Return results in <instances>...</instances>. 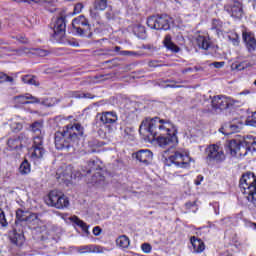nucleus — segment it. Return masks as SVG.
Listing matches in <instances>:
<instances>
[{
	"mask_svg": "<svg viewBox=\"0 0 256 256\" xmlns=\"http://www.w3.org/2000/svg\"><path fill=\"white\" fill-rule=\"evenodd\" d=\"M220 256H233V255H231V254H229V253H224V254H222V255H220Z\"/></svg>",
	"mask_w": 256,
	"mask_h": 256,
	"instance_id": "obj_63",
	"label": "nucleus"
},
{
	"mask_svg": "<svg viewBox=\"0 0 256 256\" xmlns=\"http://www.w3.org/2000/svg\"><path fill=\"white\" fill-rule=\"evenodd\" d=\"M56 178L60 183H65L69 185V183H71V180L73 179V166L68 165L59 168L56 172Z\"/></svg>",
	"mask_w": 256,
	"mask_h": 256,
	"instance_id": "obj_14",
	"label": "nucleus"
},
{
	"mask_svg": "<svg viewBox=\"0 0 256 256\" xmlns=\"http://www.w3.org/2000/svg\"><path fill=\"white\" fill-rule=\"evenodd\" d=\"M9 238L13 245L21 247L25 243V236L23 235V226H19V222L15 221L13 231L10 232Z\"/></svg>",
	"mask_w": 256,
	"mask_h": 256,
	"instance_id": "obj_13",
	"label": "nucleus"
},
{
	"mask_svg": "<svg viewBox=\"0 0 256 256\" xmlns=\"http://www.w3.org/2000/svg\"><path fill=\"white\" fill-rule=\"evenodd\" d=\"M32 133L35 134V137H42L43 138V123L36 121L31 125Z\"/></svg>",
	"mask_w": 256,
	"mask_h": 256,
	"instance_id": "obj_27",
	"label": "nucleus"
},
{
	"mask_svg": "<svg viewBox=\"0 0 256 256\" xmlns=\"http://www.w3.org/2000/svg\"><path fill=\"white\" fill-rule=\"evenodd\" d=\"M17 3H27V0H15Z\"/></svg>",
	"mask_w": 256,
	"mask_h": 256,
	"instance_id": "obj_62",
	"label": "nucleus"
},
{
	"mask_svg": "<svg viewBox=\"0 0 256 256\" xmlns=\"http://www.w3.org/2000/svg\"><path fill=\"white\" fill-rule=\"evenodd\" d=\"M91 249H93V245L80 246L78 253H91Z\"/></svg>",
	"mask_w": 256,
	"mask_h": 256,
	"instance_id": "obj_43",
	"label": "nucleus"
},
{
	"mask_svg": "<svg viewBox=\"0 0 256 256\" xmlns=\"http://www.w3.org/2000/svg\"><path fill=\"white\" fill-rule=\"evenodd\" d=\"M172 23L173 19L166 14L150 16L147 19V26L156 31H169Z\"/></svg>",
	"mask_w": 256,
	"mask_h": 256,
	"instance_id": "obj_6",
	"label": "nucleus"
},
{
	"mask_svg": "<svg viewBox=\"0 0 256 256\" xmlns=\"http://www.w3.org/2000/svg\"><path fill=\"white\" fill-rule=\"evenodd\" d=\"M245 125H248L249 127H256V112L252 113L251 118H248L245 121Z\"/></svg>",
	"mask_w": 256,
	"mask_h": 256,
	"instance_id": "obj_40",
	"label": "nucleus"
},
{
	"mask_svg": "<svg viewBox=\"0 0 256 256\" xmlns=\"http://www.w3.org/2000/svg\"><path fill=\"white\" fill-rule=\"evenodd\" d=\"M224 11H226V13H228V15L235 21H241L245 15L243 2L239 0H227L224 4Z\"/></svg>",
	"mask_w": 256,
	"mask_h": 256,
	"instance_id": "obj_7",
	"label": "nucleus"
},
{
	"mask_svg": "<svg viewBox=\"0 0 256 256\" xmlns=\"http://www.w3.org/2000/svg\"><path fill=\"white\" fill-rule=\"evenodd\" d=\"M92 184L96 187H105L107 182L105 181V176L101 175V172H96L92 176Z\"/></svg>",
	"mask_w": 256,
	"mask_h": 256,
	"instance_id": "obj_23",
	"label": "nucleus"
},
{
	"mask_svg": "<svg viewBox=\"0 0 256 256\" xmlns=\"http://www.w3.org/2000/svg\"><path fill=\"white\" fill-rule=\"evenodd\" d=\"M241 105H243V101L228 97V107H241Z\"/></svg>",
	"mask_w": 256,
	"mask_h": 256,
	"instance_id": "obj_38",
	"label": "nucleus"
},
{
	"mask_svg": "<svg viewBox=\"0 0 256 256\" xmlns=\"http://www.w3.org/2000/svg\"><path fill=\"white\" fill-rule=\"evenodd\" d=\"M243 129V122L241 120H233L229 125H228V130L230 131L228 134L231 133H239Z\"/></svg>",
	"mask_w": 256,
	"mask_h": 256,
	"instance_id": "obj_25",
	"label": "nucleus"
},
{
	"mask_svg": "<svg viewBox=\"0 0 256 256\" xmlns=\"http://www.w3.org/2000/svg\"><path fill=\"white\" fill-rule=\"evenodd\" d=\"M226 149L232 157H237V155L245 157L248 151L251 153L256 151V138L254 136H246L243 140H230L226 144Z\"/></svg>",
	"mask_w": 256,
	"mask_h": 256,
	"instance_id": "obj_3",
	"label": "nucleus"
},
{
	"mask_svg": "<svg viewBox=\"0 0 256 256\" xmlns=\"http://www.w3.org/2000/svg\"><path fill=\"white\" fill-rule=\"evenodd\" d=\"M221 27H223V22H221L220 20H217V19H214L212 21V29L219 30V29H221Z\"/></svg>",
	"mask_w": 256,
	"mask_h": 256,
	"instance_id": "obj_44",
	"label": "nucleus"
},
{
	"mask_svg": "<svg viewBox=\"0 0 256 256\" xmlns=\"http://www.w3.org/2000/svg\"><path fill=\"white\" fill-rule=\"evenodd\" d=\"M233 69H235L236 71H243V69H245V66H243V64H233Z\"/></svg>",
	"mask_w": 256,
	"mask_h": 256,
	"instance_id": "obj_53",
	"label": "nucleus"
},
{
	"mask_svg": "<svg viewBox=\"0 0 256 256\" xmlns=\"http://www.w3.org/2000/svg\"><path fill=\"white\" fill-rule=\"evenodd\" d=\"M191 245L193 249V253H203L205 251V243L201 241V239H197L193 236L191 239Z\"/></svg>",
	"mask_w": 256,
	"mask_h": 256,
	"instance_id": "obj_21",
	"label": "nucleus"
},
{
	"mask_svg": "<svg viewBox=\"0 0 256 256\" xmlns=\"http://www.w3.org/2000/svg\"><path fill=\"white\" fill-rule=\"evenodd\" d=\"M19 173L21 175H29L31 173V164H29V161L24 160L20 167H19Z\"/></svg>",
	"mask_w": 256,
	"mask_h": 256,
	"instance_id": "obj_32",
	"label": "nucleus"
},
{
	"mask_svg": "<svg viewBox=\"0 0 256 256\" xmlns=\"http://www.w3.org/2000/svg\"><path fill=\"white\" fill-rule=\"evenodd\" d=\"M99 9H95V7H94V9H90V17L92 18V19H99Z\"/></svg>",
	"mask_w": 256,
	"mask_h": 256,
	"instance_id": "obj_48",
	"label": "nucleus"
},
{
	"mask_svg": "<svg viewBox=\"0 0 256 256\" xmlns=\"http://www.w3.org/2000/svg\"><path fill=\"white\" fill-rule=\"evenodd\" d=\"M120 55H123V56L137 55V52H133V51H120Z\"/></svg>",
	"mask_w": 256,
	"mask_h": 256,
	"instance_id": "obj_52",
	"label": "nucleus"
},
{
	"mask_svg": "<svg viewBox=\"0 0 256 256\" xmlns=\"http://www.w3.org/2000/svg\"><path fill=\"white\" fill-rule=\"evenodd\" d=\"M137 31H139L140 33H145V27H143L142 25H137L134 28V33H137Z\"/></svg>",
	"mask_w": 256,
	"mask_h": 256,
	"instance_id": "obj_51",
	"label": "nucleus"
},
{
	"mask_svg": "<svg viewBox=\"0 0 256 256\" xmlns=\"http://www.w3.org/2000/svg\"><path fill=\"white\" fill-rule=\"evenodd\" d=\"M133 156L140 163H144V165H149V163L153 161V152H151L149 149L139 150L138 152L134 153Z\"/></svg>",
	"mask_w": 256,
	"mask_h": 256,
	"instance_id": "obj_20",
	"label": "nucleus"
},
{
	"mask_svg": "<svg viewBox=\"0 0 256 256\" xmlns=\"http://www.w3.org/2000/svg\"><path fill=\"white\" fill-rule=\"evenodd\" d=\"M0 225L1 227L9 226V222H7V217L5 216V211H3L1 208H0Z\"/></svg>",
	"mask_w": 256,
	"mask_h": 256,
	"instance_id": "obj_37",
	"label": "nucleus"
},
{
	"mask_svg": "<svg viewBox=\"0 0 256 256\" xmlns=\"http://www.w3.org/2000/svg\"><path fill=\"white\" fill-rule=\"evenodd\" d=\"M72 27L76 35H80L81 37L87 35V33L91 31V24H89V21L87 20V18H85L84 15H80L77 18L73 19Z\"/></svg>",
	"mask_w": 256,
	"mask_h": 256,
	"instance_id": "obj_11",
	"label": "nucleus"
},
{
	"mask_svg": "<svg viewBox=\"0 0 256 256\" xmlns=\"http://www.w3.org/2000/svg\"><path fill=\"white\" fill-rule=\"evenodd\" d=\"M41 0H27L26 3H39Z\"/></svg>",
	"mask_w": 256,
	"mask_h": 256,
	"instance_id": "obj_60",
	"label": "nucleus"
},
{
	"mask_svg": "<svg viewBox=\"0 0 256 256\" xmlns=\"http://www.w3.org/2000/svg\"><path fill=\"white\" fill-rule=\"evenodd\" d=\"M22 81L26 85H34L35 87H39V81L35 80V76H32V75L22 76Z\"/></svg>",
	"mask_w": 256,
	"mask_h": 256,
	"instance_id": "obj_34",
	"label": "nucleus"
},
{
	"mask_svg": "<svg viewBox=\"0 0 256 256\" xmlns=\"http://www.w3.org/2000/svg\"><path fill=\"white\" fill-rule=\"evenodd\" d=\"M212 65L216 69H221V68L225 67V62H213Z\"/></svg>",
	"mask_w": 256,
	"mask_h": 256,
	"instance_id": "obj_50",
	"label": "nucleus"
},
{
	"mask_svg": "<svg viewBox=\"0 0 256 256\" xmlns=\"http://www.w3.org/2000/svg\"><path fill=\"white\" fill-rule=\"evenodd\" d=\"M251 1H253L254 5L256 6V0H251Z\"/></svg>",
	"mask_w": 256,
	"mask_h": 256,
	"instance_id": "obj_64",
	"label": "nucleus"
},
{
	"mask_svg": "<svg viewBox=\"0 0 256 256\" xmlns=\"http://www.w3.org/2000/svg\"><path fill=\"white\" fill-rule=\"evenodd\" d=\"M91 253H105V248L101 246L92 245Z\"/></svg>",
	"mask_w": 256,
	"mask_h": 256,
	"instance_id": "obj_45",
	"label": "nucleus"
},
{
	"mask_svg": "<svg viewBox=\"0 0 256 256\" xmlns=\"http://www.w3.org/2000/svg\"><path fill=\"white\" fill-rule=\"evenodd\" d=\"M202 181H203V175H198L197 178L195 179L194 183H195V185L199 186V185H201Z\"/></svg>",
	"mask_w": 256,
	"mask_h": 256,
	"instance_id": "obj_54",
	"label": "nucleus"
},
{
	"mask_svg": "<svg viewBox=\"0 0 256 256\" xmlns=\"http://www.w3.org/2000/svg\"><path fill=\"white\" fill-rule=\"evenodd\" d=\"M107 7H109L107 0H95L94 2V8L98 11H105Z\"/></svg>",
	"mask_w": 256,
	"mask_h": 256,
	"instance_id": "obj_35",
	"label": "nucleus"
},
{
	"mask_svg": "<svg viewBox=\"0 0 256 256\" xmlns=\"http://www.w3.org/2000/svg\"><path fill=\"white\" fill-rule=\"evenodd\" d=\"M18 40L20 43H27V40H25V38H23V37L18 38Z\"/></svg>",
	"mask_w": 256,
	"mask_h": 256,
	"instance_id": "obj_59",
	"label": "nucleus"
},
{
	"mask_svg": "<svg viewBox=\"0 0 256 256\" xmlns=\"http://www.w3.org/2000/svg\"><path fill=\"white\" fill-rule=\"evenodd\" d=\"M212 107L217 111H223L225 109H229V97L227 96H214L212 101Z\"/></svg>",
	"mask_w": 256,
	"mask_h": 256,
	"instance_id": "obj_19",
	"label": "nucleus"
},
{
	"mask_svg": "<svg viewBox=\"0 0 256 256\" xmlns=\"http://www.w3.org/2000/svg\"><path fill=\"white\" fill-rule=\"evenodd\" d=\"M71 221L75 223V225H77L78 227H81L84 233H89V226H87V223H85L83 220L79 219V217L73 216L71 218Z\"/></svg>",
	"mask_w": 256,
	"mask_h": 256,
	"instance_id": "obj_31",
	"label": "nucleus"
},
{
	"mask_svg": "<svg viewBox=\"0 0 256 256\" xmlns=\"http://www.w3.org/2000/svg\"><path fill=\"white\" fill-rule=\"evenodd\" d=\"M163 159L167 167H176L177 169H189L191 167V157L180 151L165 150Z\"/></svg>",
	"mask_w": 256,
	"mask_h": 256,
	"instance_id": "obj_4",
	"label": "nucleus"
},
{
	"mask_svg": "<svg viewBox=\"0 0 256 256\" xmlns=\"http://www.w3.org/2000/svg\"><path fill=\"white\" fill-rule=\"evenodd\" d=\"M242 41L249 53H253L256 49V38L253 32L244 31L242 33Z\"/></svg>",
	"mask_w": 256,
	"mask_h": 256,
	"instance_id": "obj_16",
	"label": "nucleus"
},
{
	"mask_svg": "<svg viewBox=\"0 0 256 256\" xmlns=\"http://www.w3.org/2000/svg\"><path fill=\"white\" fill-rule=\"evenodd\" d=\"M16 99H18L19 103H22V105H29L31 103H40L39 98L31 94L17 96Z\"/></svg>",
	"mask_w": 256,
	"mask_h": 256,
	"instance_id": "obj_22",
	"label": "nucleus"
},
{
	"mask_svg": "<svg viewBox=\"0 0 256 256\" xmlns=\"http://www.w3.org/2000/svg\"><path fill=\"white\" fill-rule=\"evenodd\" d=\"M10 127L14 133H18V131H21L23 129V124L21 122H12L10 124Z\"/></svg>",
	"mask_w": 256,
	"mask_h": 256,
	"instance_id": "obj_41",
	"label": "nucleus"
},
{
	"mask_svg": "<svg viewBox=\"0 0 256 256\" xmlns=\"http://www.w3.org/2000/svg\"><path fill=\"white\" fill-rule=\"evenodd\" d=\"M93 235H95V237H99V235H101V227L95 226L93 228Z\"/></svg>",
	"mask_w": 256,
	"mask_h": 256,
	"instance_id": "obj_49",
	"label": "nucleus"
},
{
	"mask_svg": "<svg viewBox=\"0 0 256 256\" xmlns=\"http://www.w3.org/2000/svg\"><path fill=\"white\" fill-rule=\"evenodd\" d=\"M83 3H77L75 6H74V15H77L79 13H81V11H83Z\"/></svg>",
	"mask_w": 256,
	"mask_h": 256,
	"instance_id": "obj_47",
	"label": "nucleus"
},
{
	"mask_svg": "<svg viewBox=\"0 0 256 256\" xmlns=\"http://www.w3.org/2000/svg\"><path fill=\"white\" fill-rule=\"evenodd\" d=\"M113 17V12H107L106 13V18L111 19Z\"/></svg>",
	"mask_w": 256,
	"mask_h": 256,
	"instance_id": "obj_57",
	"label": "nucleus"
},
{
	"mask_svg": "<svg viewBox=\"0 0 256 256\" xmlns=\"http://www.w3.org/2000/svg\"><path fill=\"white\" fill-rule=\"evenodd\" d=\"M40 102L35 103H41L42 105H45V107H53L57 104V98L48 97L43 99H38Z\"/></svg>",
	"mask_w": 256,
	"mask_h": 256,
	"instance_id": "obj_33",
	"label": "nucleus"
},
{
	"mask_svg": "<svg viewBox=\"0 0 256 256\" xmlns=\"http://www.w3.org/2000/svg\"><path fill=\"white\" fill-rule=\"evenodd\" d=\"M249 93H251V91L244 90V91L240 92L238 95H249Z\"/></svg>",
	"mask_w": 256,
	"mask_h": 256,
	"instance_id": "obj_56",
	"label": "nucleus"
},
{
	"mask_svg": "<svg viewBox=\"0 0 256 256\" xmlns=\"http://www.w3.org/2000/svg\"><path fill=\"white\" fill-rule=\"evenodd\" d=\"M193 71V68H186L185 70H183V73H189Z\"/></svg>",
	"mask_w": 256,
	"mask_h": 256,
	"instance_id": "obj_58",
	"label": "nucleus"
},
{
	"mask_svg": "<svg viewBox=\"0 0 256 256\" xmlns=\"http://www.w3.org/2000/svg\"><path fill=\"white\" fill-rule=\"evenodd\" d=\"M240 191L247 195L246 199L250 203L256 202V177L253 172H248L242 175L239 181Z\"/></svg>",
	"mask_w": 256,
	"mask_h": 256,
	"instance_id": "obj_5",
	"label": "nucleus"
},
{
	"mask_svg": "<svg viewBox=\"0 0 256 256\" xmlns=\"http://www.w3.org/2000/svg\"><path fill=\"white\" fill-rule=\"evenodd\" d=\"M141 249H142L143 253H150L152 247H151V244L144 243V244L141 245Z\"/></svg>",
	"mask_w": 256,
	"mask_h": 256,
	"instance_id": "obj_46",
	"label": "nucleus"
},
{
	"mask_svg": "<svg viewBox=\"0 0 256 256\" xmlns=\"http://www.w3.org/2000/svg\"><path fill=\"white\" fill-rule=\"evenodd\" d=\"M30 153L32 161H37L45 157V153H47V151H45V147H43V136H34V142Z\"/></svg>",
	"mask_w": 256,
	"mask_h": 256,
	"instance_id": "obj_12",
	"label": "nucleus"
},
{
	"mask_svg": "<svg viewBox=\"0 0 256 256\" xmlns=\"http://www.w3.org/2000/svg\"><path fill=\"white\" fill-rule=\"evenodd\" d=\"M114 51H116V53H119V51H121V47L116 46V47L114 48Z\"/></svg>",
	"mask_w": 256,
	"mask_h": 256,
	"instance_id": "obj_61",
	"label": "nucleus"
},
{
	"mask_svg": "<svg viewBox=\"0 0 256 256\" xmlns=\"http://www.w3.org/2000/svg\"><path fill=\"white\" fill-rule=\"evenodd\" d=\"M139 133L150 142L157 141L159 147H170L171 149L179 143L177 127L171 121L159 117H148L143 120Z\"/></svg>",
	"mask_w": 256,
	"mask_h": 256,
	"instance_id": "obj_1",
	"label": "nucleus"
},
{
	"mask_svg": "<svg viewBox=\"0 0 256 256\" xmlns=\"http://www.w3.org/2000/svg\"><path fill=\"white\" fill-rule=\"evenodd\" d=\"M96 119H98V121H101V123H103L104 125H113V123H117V120L119 118L116 112L110 111L98 113Z\"/></svg>",
	"mask_w": 256,
	"mask_h": 256,
	"instance_id": "obj_18",
	"label": "nucleus"
},
{
	"mask_svg": "<svg viewBox=\"0 0 256 256\" xmlns=\"http://www.w3.org/2000/svg\"><path fill=\"white\" fill-rule=\"evenodd\" d=\"M116 245L121 249H127L131 245L129 237L122 235L116 239Z\"/></svg>",
	"mask_w": 256,
	"mask_h": 256,
	"instance_id": "obj_28",
	"label": "nucleus"
},
{
	"mask_svg": "<svg viewBox=\"0 0 256 256\" xmlns=\"http://www.w3.org/2000/svg\"><path fill=\"white\" fill-rule=\"evenodd\" d=\"M186 207L187 209H193V207H197V202H187Z\"/></svg>",
	"mask_w": 256,
	"mask_h": 256,
	"instance_id": "obj_55",
	"label": "nucleus"
},
{
	"mask_svg": "<svg viewBox=\"0 0 256 256\" xmlns=\"http://www.w3.org/2000/svg\"><path fill=\"white\" fill-rule=\"evenodd\" d=\"M207 163H223L225 161V152L217 144H211L205 149Z\"/></svg>",
	"mask_w": 256,
	"mask_h": 256,
	"instance_id": "obj_8",
	"label": "nucleus"
},
{
	"mask_svg": "<svg viewBox=\"0 0 256 256\" xmlns=\"http://www.w3.org/2000/svg\"><path fill=\"white\" fill-rule=\"evenodd\" d=\"M46 203L49 207H55V209H67L69 207V198L57 190H52L48 194Z\"/></svg>",
	"mask_w": 256,
	"mask_h": 256,
	"instance_id": "obj_9",
	"label": "nucleus"
},
{
	"mask_svg": "<svg viewBox=\"0 0 256 256\" xmlns=\"http://www.w3.org/2000/svg\"><path fill=\"white\" fill-rule=\"evenodd\" d=\"M0 83H13V77L8 76L3 72H0Z\"/></svg>",
	"mask_w": 256,
	"mask_h": 256,
	"instance_id": "obj_39",
	"label": "nucleus"
},
{
	"mask_svg": "<svg viewBox=\"0 0 256 256\" xmlns=\"http://www.w3.org/2000/svg\"><path fill=\"white\" fill-rule=\"evenodd\" d=\"M27 143V136L25 134H20L13 138L8 139L7 145L9 151H15V149H20Z\"/></svg>",
	"mask_w": 256,
	"mask_h": 256,
	"instance_id": "obj_17",
	"label": "nucleus"
},
{
	"mask_svg": "<svg viewBox=\"0 0 256 256\" xmlns=\"http://www.w3.org/2000/svg\"><path fill=\"white\" fill-rule=\"evenodd\" d=\"M70 97H74V99H95V95L89 92L84 93L79 91L71 92Z\"/></svg>",
	"mask_w": 256,
	"mask_h": 256,
	"instance_id": "obj_29",
	"label": "nucleus"
},
{
	"mask_svg": "<svg viewBox=\"0 0 256 256\" xmlns=\"http://www.w3.org/2000/svg\"><path fill=\"white\" fill-rule=\"evenodd\" d=\"M197 45L200 49H204L207 51L209 47H211V43L209 42V38L205 36H198L197 38Z\"/></svg>",
	"mask_w": 256,
	"mask_h": 256,
	"instance_id": "obj_30",
	"label": "nucleus"
},
{
	"mask_svg": "<svg viewBox=\"0 0 256 256\" xmlns=\"http://www.w3.org/2000/svg\"><path fill=\"white\" fill-rule=\"evenodd\" d=\"M228 40L230 41V43H232V45H234V47H238L240 41L239 38V34L237 33H231L230 35H228Z\"/></svg>",
	"mask_w": 256,
	"mask_h": 256,
	"instance_id": "obj_36",
	"label": "nucleus"
},
{
	"mask_svg": "<svg viewBox=\"0 0 256 256\" xmlns=\"http://www.w3.org/2000/svg\"><path fill=\"white\" fill-rule=\"evenodd\" d=\"M85 135V128L79 123L68 124L63 131L55 133V147L58 151H69L79 146Z\"/></svg>",
	"mask_w": 256,
	"mask_h": 256,
	"instance_id": "obj_2",
	"label": "nucleus"
},
{
	"mask_svg": "<svg viewBox=\"0 0 256 256\" xmlns=\"http://www.w3.org/2000/svg\"><path fill=\"white\" fill-rule=\"evenodd\" d=\"M67 13L65 12V10H62L59 12V15L57 16V18L55 19L54 23H53V37H55V39H61V37H63V35H65V31L67 29Z\"/></svg>",
	"mask_w": 256,
	"mask_h": 256,
	"instance_id": "obj_10",
	"label": "nucleus"
},
{
	"mask_svg": "<svg viewBox=\"0 0 256 256\" xmlns=\"http://www.w3.org/2000/svg\"><path fill=\"white\" fill-rule=\"evenodd\" d=\"M163 43L168 51H172V53H179V46L175 45V43L171 41V35H166Z\"/></svg>",
	"mask_w": 256,
	"mask_h": 256,
	"instance_id": "obj_24",
	"label": "nucleus"
},
{
	"mask_svg": "<svg viewBox=\"0 0 256 256\" xmlns=\"http://www.w3.org/2000/svg\"><path fill=\"white\" fill-rule=\"evenodd\" d=\"M99 164L95 160H90L86 166L82 169L83 173H93V171H99Z\"/></svg>",
	"mask_w": 256,
	"mask_h": 256,
	"instance_id": "obj_26",
	"label": "nucleus"
},
{
	"mask_svg": "<svg viewBox=\"0 0 256 256\" xmlns=\"http://www.w3.org/2000/svg\"><path fill=\"white\" fill-rule=\"evenodd\" d=\"M35 219H37V214L35 213H30L29 211L21 208L16 210V221L18 222V227H21L22 221L29 223L31 221H35Z\"/></svg>",
	"mask_w": 256,
	"mask_h": 256,
	"instance_id": "obj_15",
	"label": "nucleus"
},
{
	"mask_svg": "<svg viewBox=\"0 0 256 256\" xmlns=\"http://www.w3.org/2000/svg\"><path fill=\"white\" fill-rule=\"evenodd\" d=\"M51 53L49 50L41 49V48H36L35 49V54L38 55L39 57H47Z\"/></svg>",
	"mask_w": 256,
	"mask_h": 256,
	"instance_id": "obj_42",
	"label": "nucleus"
}]
</instances>
